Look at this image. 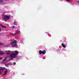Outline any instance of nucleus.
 Here are the masks:
<instances>
[{"instance_id": "4", "label": "nucleus", "mask_w": 79, "mask_h": 79, "mask_svg": "<svg viewBox=\"0 0 79 79\" xmlns=\"http://www.w3.org/2000/svg\"><path fill=\"white\" fill-rule=\"evenodd\" d=\"M18 30L19 29H18L17 30V33H16L15 34H13L12 33H11V35H12V36H14V35H16V34H19L20 31H19Z\"/></svg>"}, {"instance_id": "17", "label": "nucleus", "mask_w": 79, "mask_h": 79, "mask_svg": "<svg viewBox=\"0 0 79 79\" xmlns=\"http://www.w3.org/2000/svg\"><path fill=\"white\" fill-rule=\"evenodd\" d=\"M3 45V44L1 42H0V45Z\"/></svg>"}, {"instance_id": "10", "label": "nucleus", "mask_w": 79, "mask_h": 79, "mask_svg": "<svg viewBox=\"0 0 79 79\" xmlns=\"http://www.w3.org/2000/svg\"><path fill=\"white\" fill-rule=\"evenodd\" d=\"M45 53H46V51L45 50H43L42 51V54L43 55H45Z\"/></svg>"}, {"instance_id": "7", "label": "nucleus", "mask_w": 79, "mask_h": 79, "mask_svg": "<svg viewBox=\"0 0 79 79\" xmlns=\"http://www.w3.org/2000/svg\"><path fill=\"white\" fill-rule=\"evenodd\" d=\"M5 69V68L4 67H0V70L2 71Z\"/></svg>"}, {"instance_id": "24", "label": "nucleus", "mask_w": 79, "mask_h": 79, "mask_svg": "<svg viewBox=\"0 0 79 79\" xmlns=\"http://www.w3.org/2000/svg\"><path fill=\"white\" fill-rule=\"evenodd\" d=\"M0 32H1V29L0 28Z\"/></svg>"}, {"instance_id": "3", "label": "nucleus", "mask_w": 79, "mask_h": 79, "mask_svg": "<svg viewBox=\"0 0 79 79\" xmlns=\"http://www.w3.org/2000/svg\"><path fill=\"white\" fill-rule=\"evenodd\" d=\"M4 18L3 19H4V21H7V20H8V19H10V16H7L6 15H5L3 16Z\"/></svg>"}, {"instance_id": "12", "label": "nucleus", "mask_w": 79, "mask_h": 79, "mask_svg": "<svg viewBox=\"0 0 79 79\" xmlns=\"http://www.w3.org/2000/svg\"><path fill=\"white\" fill-rule=\"evenodd\" d=\"M39 53L40 55H41L42 53V51L41 50H40L39 51Z\"/></svg>"}, {"instance_id": "14", "label": "nucleus", "mask_w": 79, "mask_h": 79, "mask_svg": "<svg viewBox=\"0 0 79 79\" xmlns=\"http://www.w3.org/2000/svg\"><path fill=\"white\" fill-rule=\"evenodd\" d=\"M9 65V64H5V66L6 67H7L8 68V67H9V66H8V65Z\"/></svg>"}, {"instance_id": "16", "label": "nucleus", "mask_w": 79, "mask_h": 79, "mask_svg": "<svg viewBox=\"0 0 79 79\" xmlns=\"http://www.w3.org/2000/svg\"><path fill=\"white\" fill-rule=\"evenodd\" d=\"M1 26L3 28H5V27H6L5 26H2V25H1Z\"/></svg>"}, {"instance_id": "15", "label": "nucleus", "mask_w": 79, "mask_h": 79, "mask_svg": "<svg viewBox=\"0 0 79 79\" xmlns=\"http://www.w3.org/2000/svg\"><path fill=\"white\" fill-rule=\"evenodd\" d=\"M5 59H4V60H3V61H6V58H5Z\"/></svg>"}, {"instance_id": "13", "label": "nucleus", "mask_w": 79, "mask_h": 79, "mask_svg": "<svg viewBox=\"0 0 79 79\" xmlns=\"http://www.w3.org/2000/svg\"><path fill=\"white\" fill-rule=\"evenodd\" d=\"M4 54V53H3V52H1V51H0V55H3Z\"/></svg>"}, {"instance_id": "18", "label": "nucleus", "mask_w": 79, "mask_h": 79, "mask_svg": "<svg viewBox=\"0 0 79 79\" xmlns=\"http://www.w3.org/2000/svg\"><path fill=\"white\" fill-rule=\"evenodd\" d=\"M3 0H0V2H3Z\"/></svg>"}, {"instance_id": "6", "label": "nucleus", "mask_w": 79, "mask_h": 79, "mask_svg": "<svg viewBox=\"0 0 79 79\" xmlns=\"http://www.w3.org/2000/svg\"><path fill=\"white\" fill-rule=\"evenodd\" d=\"M17 23V22L16 21V20H14V22L13 23V24L15 25L16 26H17V24H16Z\"/></svg>"}, {"instance_id": "2", "label": "nucleus", "mask_w": 79, "mask_h": 79, "mask_svg": "<svg viewBox=\"0 0 79 79\" xmlns=\"http://www.w3.org/2000/svg\"><path fill=\"white\" fill-rule=\"evenodd\" d=\"M17 40H14L13 41L10 43V44L12 45V47H18V45H17Z\"/></svg>"}, {"instance_id": "5", "label": "nucleus", "mask_w": 79, "mask_h": 79, "mask_svg": "<svg viewBox=\"0 0 79 79\" xmlns=\"http://www.w3.org/2000/svg\"><path fill=\"white\" fill-rule=\"evenodd\" d=\"M7 73H8V70L7 69H6V71L4 72V75H6Z\"/></svg>"}, {"instance_id": "22", "label": "nucleus", "mask_w": 79, "mask_h": 79, "mask_svg": "<svg viewBox=\"0 0 79 79\" xmlns=\"http://www.w3.org/2000/svg\"><path fill=\"white\" fill-rule=\"evenodd\" d=\"M68 2H70V0H67Z\"/></svg>"}, {"instance_id": "8", "label": "nucleus", "mask_w": 79, "mask_h": 79, "mask_svg": "<svg viewBox=\"0 0 79 79\" xmlns=\"http://www.w3.org/2000/svg\"><path fill=\"white\" fill-rule=\"evenodd\" d=\"M10 53H11V52L10 51H7L6 52V53L7 55H8V54H10Z\"/></svg>"}, {"instance_id": "9", "label": "nucleus", "mask_w": 79, "mask_h": 79, "mask_svg": "<svg viewBox=\"0 0 79 79\" xmlns=\"http://www.w3.org/2000/svg\"><path fill=\"white\" fill-rule=\"evenodd\" d=\"M15 55H18V54L19 53V52L18 51H15Z\"/></svg>"}, {"instance_id": "19", "label": "nucleus", "mask_w": 79, "mask_h": 79, "mask_svg": "<svg viewBox=\"0 0 79 79\" xmlns=\"http://www.w3.org/2000/svg\"><path fill=\"white\" fill-rule=\"evenodd\" d=\"M15 26H12V28L13 29H14V28H15Z\"/></svg>"}, {"instance_id": "21", "label": "nucleus", "mask_w": 79, "mask_h": 79, "mask_svg": "<svg viewBox=\"0 0 79 79\" xmlns=\"http://www.w3.org/2000/svg\"><path fill=\"white\" fill-rule=\"evenodd\" d=\"M2 57H0V60H2Z\"/></svg>"}, {"instance_id": "25", "label": "nucleus", "mask_w": 79, "mask_h": 79, "mask_svg": "<svg viewBox=\"0 0 79 79\" xmlns=\"http://www.w3.org/2000/svg\"><path fill=\"white\" fill-rule=\"evenodd\" d=\"M78 3H79V1L78 2Z\"/></svg>"}, {"instance_id": "11", "label": "nucleus", "mask_w": 79, "mask_h": 79, "mask_svg": "<svg viewBox=\"0 0 79 79\" xmlns=\"http://www.w3.org/2000/svg\"><path fill=\"white\" fill-rule=\"evenodd\" d=\"M62 47H64V48H66V45H65L64 44H62Z\"/></svg>"}, {"instance_id": "1", "label": "nucleus", "mask_w": 79, "mask_h": 79, "mask_svg": "<svg viewBox=\"0 0 79 79\" xmlns=\"http://www.w3.org/2000/svg\"><path fill=\"white\" fill-rule=\"evenodd\" d=\"M16 55H15V52L12 53L10 56V59L8 60L9 61H11V60H13V58H16Z\"/></svg>"}, {"instance_id": "23", "label": "nucleus", "mask_w": 79, "mask_h": 79, "mask_svg": "<svg viewBox=\"0 0 79 79\" xmlns=\"http://www.w3.org/2000/svg\"><path fill=\"white\" fill-rule=\"evenodd\" d=\"M0 74H2V73H1V71L0 70Z\"/></svg>"}, {"instance_id": "20", "label": "nucleus", "mask_w": 79, "mask_h": 79, "mask_svg": "<svg viewBox=\"0 0 79 79\" xmlns=\"http://www.w3.org/2000/svg\"><path fill=\"white\" fill-rule=\"evenodd\" d=\"M13 64L14 65H15L16 64V62H15L13 63Z\"/></svg>"}]
</instances>
